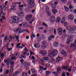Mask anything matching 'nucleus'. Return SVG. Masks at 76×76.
Masks as SVG:
<instances>
[{
  "mask_svg": "<svg viewBox=\"0 0 76 76\" xmlns=\"http://www.w3.org/2000/svg\"><path fill=\"white\" fill-rule=\"evenodd\" d=\"M14 22L15 23H18L19 21L18 17L16 16H14L13 17L10 18V22L11 23H13Z\"/></svg>",
  "mask_w": 76,
  "mask_h": 76,
  "instance_id": "f257e3e1",
  "label": "nucleus"
},
{
  "mask_svg": "<svg viewBox=\"0 0 76 76\" xmlns=\"http://www.w3.org/2000/svg\"><path fill=\"white\" fill-rule=\"evenodd\" d=\"M27 3H28L29 6L31 7H34L35 4L34 0H27Z\"/></svg>",
  "mask_w": 76,
  "mask_h": 76,
  "instance_id": "f03ea898",
  "label": "nucleus"
},
{
  "mask_svg": "<svg viewBox=\"0 0 76 76\" xmlns=\"http://www.w3.org/2000/svg\"><path fill=\"white\" fill-rule=\"evenodd\" d=\"M56 69L58 73L54 72H53V74H54L55 75V76H58V74L61 73V72H59L61 71V68L60 67H58Z\"/></svg>",
  "mask_w": 76,
  "mask_h": 76,
  "instance_id": "7ed1b4c3",
  "label": "nucleus"
},
{
  "mask_svg": "<svg viewBox=\"0 0 76 76\" xmlns=\"http://www.w3.org/2000/svg\"><path fill=\"white\" fill-rule=\"evenodd\" d=\"M15 33H17V32H18V34H20L21 33H22L23 32H24V31H21V29L20 28H19L15 31Z\"/></svg>",
  "mask_w": 76,
  "mask_h": 76,
  "instance_id": "20e7f679",
  "label": "nucleus"
},
{
  "mask_svg": "<svg viewBox=\"0 0 76 76\" xmlns=\"http://www.w3.org/2000/svg\"><path fill=\"white\" fill-rule=\"evenodd\" d=\"M18 15L20 19H22L23 18V16H24V13L23 11H21L20 14H18Z\"/></svg>",
  "mask_w": 76,
  "mask_h": 76,
  "instance_id": "39448f33",
  "label": "nucleus"
},
{
  "mask_svg": "<svg viewBox=\"0 0 76 76\" xmlns=\"http://www.w3.org/2000/svg\"><path fill=\"white\" fill-rule=\"evenodd\" d=\"M32 16L31 15H27L26 17V20H30L31 19V18H32Z\"/></svg>",
  "mask_w": 76,
  "mask_h": 76,
  "instance_id": "423d86ee",
  "label": "nucleus"
},
{
  "mask_svg": "<svg viewBox=\"0 0 76 76\" xmlns=\"http://www.w3.org/2000/svg\"><path fill=\"white\" fill-rule=\"evenodd\" d=\"M61 54L64 55V57H66L67 55V53H66V52L64 50H62L61 51Z\"/></svg>",
  "mask_w": 76,
  "mask_h": 76,
  "instance_id": "0eeeda50",
  "label": "nucleus"
},
{
  "mask_svg": "<svg viewBox=\"0 0 76 76\" xmlns=\"http://www.w3.org/2000/svg\"><path fill=\"white\" fill-rule=\"evenodd\" d=\"M50 19L51 22H54L55 21H56V19H55V17H51Z\"/></svg>",
  "mask_w": 76,
  "mask_h": 76,
  "instance_id": "6e6552de",
  "label": "nucleus"
},
{
  "mask_svg": "<svg viewBox=\"0 0 76 76\" xmlns=\"http://www.w3.org/2000/svg\"><path fill=\"white\" fill-rule=\"evenodd\" d=\"M52 38H54V36L53 35H51L49 36L48 37V41H50L52 39Z\"/></svg>",
  "mask_w": 76,
  "mask_h": 76,
  "instance_id": "1a4fd4ad",
  "label": "nucleus"
},
{
  "mask_svg": "<svg viewBox=\"0 0 76 76\" xmlns=\"http://www.w3.org/2000/svg\"><path fill=\"white\" fill-rule=\"evenodd\" d=\"M68 18L69 19H71V20H73L74 18V17L73 15H70L68 16Z\"/></svg>",
  "mask_w": 76,
  "mask_h": 76,
  "instance_id": "9d476101",
  "label": "nucleus"
},
{
  "mask_svg": "<svg viewBox=\"0 0 76 76\" xmlns=\"http://www.w3.org/2000/svg\"><path fill=\"white\" fill-rule=\"evenodd\" d=\"M47 54V52L46 50H43V53H42V55L43 56H45Z\"/></svg>",
  "mask_w": 76,
  "mask_h": 76,
  "instance_id": "9b49d317",
  "label": "nucleus"
},
{
  "mask_svg": "<svg viewBox=\"0 0 76 76\" xmlns=\"http://www.w3.org/2000/svg\"><path fill=\"white\" fill-rule=\"evenodd\" d=\"M60 17H58L56 20V22L57 23H58L60 22Z\"/></svg>",
  "mask_w": 76,
  "mask_h": 76,
  "instance_id": "f8f14e48",
  "label": "nucleus"
},
{
  "mask_svg": "<svg viewBox=\"0 0 76 76\" xmlns=\"http://www.w3.org/2000/svg\"><path fill=\"white\" fill-rule=\"evenodd\" d=\"M62 69H65V70H67L69 69L68 66H64L62 67Z\"/></svg>",
  "mask_w": 76,
  "mask_h": 76,
  "instance_id": "ddd939ff",
  "label": "nucleus"
},
{
  "mask_svg": "<svg viewBox=\"0 0 76 76\" xmlns=\"http://www.w3.org/2000/svg\"><path fill=\"white\" fill-rule=\"evenodd\" d=\"M10 61H11V59L8 60L7 63V66H9L10 64Z\"/></svg>",
  "mask_w": 76,
  "mask_h": 76,
  "instance_id": "4468645a",
  "label": "nucleus"
},
{
  "mask_svg": "<svg viewBox=\"0 0 76 76\" xmlns=\"http://www.w3.org/2000/svg\"><path fill=\"white\" fill-rule=\"evenodd\" d=\"M66 42L67 44H70V39L69 38H68L66 40Z\"/></svg>",
  "mask_w": 76,
  "mask_h": 76,
  "instance_id": "2eb2a0df",
  "label": "nucleus"
},
{
  "mask_svg": "<svg viewBox=\"0 0 76 76\" xmlns=\"http://www.w3.org/2000/svg\"><path fill=\"white\" fill-rule=\"evenodd\" d=\"M52 12L53 14L55 15V14H56V13L57 12V10L56 9H54L52 10Z\"/></svg>",
  "mask_w": 76,
  "mask_h": 76,
  "instance_id": "dca6fc26",
  "label": "nucleus"
},
{
  "mask_svg": "<svg viewBox=\"0 0 76 76\" xmlns=\"http://www.w3.org/2000/svg\"><path fill=\"white\" fill-rule=\"evenodd\" d=\"M46 45H42L41 48L42 49H45V48H46Z\"/></svg>",
  "mask_w": 76,
  "mask_h": 76,
  "instance_id": "f3484780",
  "label": "nucleus"
},
{
  "mask_svg": "<svg viewBox=\"0 0 76 76\" xmlns=\"http://www.w3.org/2000/svg\"><path fill=\"white\" fill-rule=\"evenodd\" d=\"M57 30L58 32L63 31V29L61 27L58 28Z\"/></svg>",
  "mask_w": 76,
  "mask_h": 76,
  "instance_id": "a211bd4d",
  "label": "nucleus"
},
{
  "mask_svg": "<svg viewBox=\"0 0 76 76\" xmlns=\"http://www.w3.org/2000/svg\"><path fill=\"white\" fill-rule=\"evenodd\" d=\"M43 59L44 60L48 61V60H49V58H48V57H44L43 58Z\"/></svg>",
  "mask_w": 76,
  "mask_h": 76,
  "instance_id": "6ab92c4d",
  "label": "nucleus"
},
{
  "mask_svg": "<svg viewBox=\"0 0 76 76\" xmlns=\"http://www.w3.org/2000/svg\"><path fill=\"white\" fill-rule=\"evenodd\" d=\"M13 66H11V69L10 71V73H12V72H13Z\"/></svg>",
  "mask_w": 76,
  "mask_h": 76,
  "instance_id": "aec40b11",
  "label": "nucleus"
},
{
  "mask_svg": "<svg viewBox=\"0 0 76 76\" xmlns=\"http://www.w3.org/2000/svg\"><path fill=\"white\" fill-rule=\"evenodd\" d=\"M71 29V31H75L76 30V28L75 27H74L72 28Z\"/></svg>",
  "mask_w": 76,
  "mask_h": 76,
  "instance_id": "412c9836",
  "label": "nucleus"
},
{
  "mask_svg": "<svg viewBox=\"0 0 76 76\" xmlns=\"http://www.w3.org/2000/svg\"><path fill=\"white\" fill-rule=\"evenodd\" d=\"M46 13L48 14V16H50L51 15V12H49V11H46Z\"/></svg>",
  "mask_w": 76,
  "mask_h": 76,
  "instance_id": "4be33fe9",
  "label": "nucleus"
},
{
  "mask_svg": "<svg viewBox=\"0 0 76 76\" xmlns=\"http://www.w3.org/2000/svg\"><path fill=\"white\" fill-rule=\"evenodd\" d=\"M19 73V72L17 71L15 72L13 74V76H17L18 74Z\"/></svg>",
  "mask_w": 76,
  "mask_h": 76,
  "instance_id": "5701e85b",
  "label": "nucleus"
},
{
  "mask_svg": "<svg viewBox=\"0 0 76 76\" xmlns=\"http://www.w3.org/2000/svg\"><path fill=\"white\" fill-rule=\"evenodd\" d=\"M57 45H58V43L57 42L54 43L53 44V46L55 47H56L57 46Z\"/></svg>",
  "mask_w": 76,
  "mask_h": 76,
  "instance_id": "b1692460",
  "label": "nucleus"
},
{
  "mask_svg": "<svg viewBox=\"0 0 76 76\" xmlns=\"http://www.w3.org/2000/svg\"><path fill=\"white\" fill-rule=\"evenodd\" d=\"M54 53H55V54L57 55L58 53V51L56 49L54 50L53 51Z\"/></svg>",
  "mask_w": 76,
  "mask_h": 76,
  "instance_id": "393cba45",
  "label": "nucleus"
},
{
  "mask_svg": "<svg viewBox=\"0 0 76 76\" xmlns=\"http://www.w3.org/2000/svg\"><path fill=\"white\" fill-rule=\"evenodd\" d=\"M40 60L42 65H43V66H44V60L41 59H40Z\"/></svg>",
  "mask_w": 76,
  "mask_h": 76,
  "instance_id": "a878e982",
  "label": "nucleus"
},
{
  "mask_svg": "<svg viewBox=\"0 0 76 76\" xmlns=\"http://www.w3.org/2000/svg\"><path fill=\"white\" fill-rule=\"evenodd\" d=\"M0 56H1V58H3L4 57V54L3 53H0Z\"/></svg>",
  "mask_w": 76,
  "mask_h": 76,
  "instance_id": "bb28decb",
  "label": "nucleus"
},
{
  "mask_svg": "<svg viewBox=\"0 0 76 76\" xmlns=\"http://www.w3.org/2000/svg\"><path fill=\"white\" fill-rule=\"evenodd\" d=\"M56 60H58V61H61V58L58 56L56 59Z\"/></svg>",
  "mask_w": 76,
  "mask_h": 76,
  "instance_id": "cd10ccee",
  "label": "nucleus"
},
{
  "mask_svg": "<svg viewBox=\"0 0 76 76\" xmlns=\"http://www.w3.org/2000/svg\"><path fill=\"white\" fill-rule=\"evenodd\" d=\"M31 71L33 73H37L36 72H35V69H33L32 68L31 69Z\"/></svg>",
  "mask_w": 76,
  "mask_h": 76,
  "instance_id": "c85d7f7f",
  "label": "nucleus"
},
{
  "mask_svg": "<svg viewBox=\"0 0 76 76\" xmlns=\"http://www.w3.org/2000/svg\"><path fill=\"white\" fill-rule=\"evenodd\" d=\"M35 20V17H33L32 19V20L31 22H30L29 23H30V25H31L32 24V22L33 21H34V20Z\"/></svg>",
  "mask_w": 76,
  "mask_h": 76,
  "instance_id": "c756f323",
  "label": "nucleus"
},
{
  "mask_svg": "<svg viewBox=\"0 0 76 76\" xmlns=\"http://www.w3.org/2000/svg\"><path fill=\"white\" fill-rule=\"evenodd\" d=\"M51 55H52V56H56V55L55 54V53H54L53 51L52 52Z\"/></svg>",
  "mask_w": 76,
  "mask_h": 76,
  "instance_id": "7c9ffc66",
  "label": "nucleus"
},
{
  "mask_svg": "<svg viewBox=\"0 0 76 76\" xmlns=\"http://www.w3.org/2000/svg\"><path fill=\"white\" fill-rule=\"evenodd\" d=\"M10 59H9V58H7V60L5 59L4 60V62L5 63H7L8 60H9Z\"/></svg>",
  "mask_w": 76,
  "mask_h": 76,
  "instance_id": "2f4dec72",
  "label": "nucleus"
},
{
  "mask_svg": "<svg viewBox=\"0 0 76 76\" xmlns=\"http://www.w3.org/2000/svg\"><path fill=\"white\" fill-rule=\"evenodd\" d=\"M66 21V20L65 19V18H63L62 21H61V23H63L64 22Z\"/></svg>",
  "mask_w": 76,
  "mask_h": 76,
  "instance_id": "473e14b6",
  "label": "nucleus"
},
{
  "mask_svg": "<svg viewBox=\"0 0 76 76\" xmlns=\"http://www.w3.org/2000/svg\"><path fill=\"white\" fill-rule=\"evenodd\" d=\"M22 76H27V73L25 72H23L22 73Z\"/></svg>",
  "mask_w": 76,
  "mask_h": 76,
  "instance_id": "72a5a7b5",
  "label": "nucleus"
},
{
  "mask_svg": "<svg viewBox=\"0 0 76 76\" xmlns=\"http://www.w3.org/2000/svg\"><path fill=\"white\" fill-rule=\"evenodd\" d=\"M3 9H1V12H0V17H1V15H2L3 13Z\"/></svg>",
  "mask_w": 76,
  "mask_h": 76,
  "instance_id": "f704fd0d",
  "label": "nucleus"
},
{
  "mask_svg": "<svg viewBox=\"0 0 76 76\" xmlns=\"http://www.w3.org/2000/svg\"><path fill=\"white\" fill-rule=\"evenodd\" d=\"M46 75H50V73H51V72L50 71H47L46 72Z\"/></svg>",
  "mask_w": 76,
  "mask_h": 76,
  "instance_id": "c9c22d12",
  "label": "nucleus"
},
{
  "mask_svg": "<svg viewBox=\"0 0 76 76\" xmlns=\"http://www.w3.org/2000/svg\"><path fill=\"white\" fill-rule=\"evenodd\" d=\"M64 7L65 8L66 11V12H68V11H69V8H68V7H66V6H64Z\"/></svg>",
  "mask_w": 76,
  "mask_h": 76,
  "instance_id": "e433bc0d",
  "label": "nucleus"
},
{
  "mask_svg": "<svg viewBox=\"0 0 76 76\" xmlns=\"http://www.w3.org/2000/svg\"><path fill=\"white\" fill-rule=\"evenodd\" d=\"M16 58V57L15 56V57H12L11 58V59L12 60H15Z\"/></svg>",
  "mask_w": 76,
  "mask_h": 76,
  "instance_id": "4c0bfd02",
  "label": "nucleus"
},
{
  "mask_svg": "<svg viewBox=\"0 0 76 76\" xmlns=\"http://www.w3.org/2000/svg\"><path fill=\"white\" fill-rule=\"evenodd\" d=\"M11 9L12 10L15 11L16 10V8L15 7H13V6L11 7Z\"/></svg>",
  "mask_w": 76,
  "mask_h": 76,
  "instance_id": "58836bf2",
  "label": "nucleus"
},
{
  "mask_svg": "<svg viewBox=\"0 0 76 76\" xmlns=\"http://www.w3.org/2000/svg\"><path fill=\"white\" fill-rule=\"evenodd\" d=\"M32 58L34 60V61H37V59H36L34 56H32Z\"/></svg>",
  "mask_w": 76,
  "mask_h": 76,
  "instance_id": "ea45409f",
  "label": "nucleus"
},
{
  "mask_svg": "<svg viewBox=\"0 0 76 76\" xmlns=\"http://www.w3.org/2000/svg\"><path fill=\"white\" fill-rule=\"evenodd\" d=\"M74 7L72 6L71 4L69 6V8L70 9H73Z\"/></svg>",
  "mask_w": 76,
  "mask_h": 76,
  "instance_id": "a19ab883",
  "label": "nucleus"
},
{
  "mask_svg": "<svg viewBox=\"0 0 76 76\" xmlns=\"http://www.w3.org/2000/svg\"><path fill=\"white\" fill-rule=\"evenodd\" d=\"M66 29L67 30H70L71 29V27L68 26L66 27Z\"/></svg>",
  "mask_w": 76,
  "mask_h": 76,
  "instance_id": "79ce46f5",
  "label": "nucleus"
},
{
  "mask_svg": "<svg viewBox=\"0 0 76 76\" xmlns=\"http://www.w3.org/2000/svg\"><path fill=\"white\" fill-rule=\"evenodd\" d=\"M61 1L63 3H66L67 0H61Z\"/></svg>",
  "mask_w": 76,
  "mask_h": 76,
  "instance_id": "37998d69",
  "label": "nucleus"
},
{
  "mask_svg": "<svg viewBox=\"0 0 76 76\" xmlns=\"http://www.w3.org/2000/svg\"><path fill=\"white\" fill-rule=\"evenodd\" d=\"M46 9L47 11H48V10L50 9V8H49V7H48L46 6Z\"/></svg>",
  "mask_w": 76,
  "mask_h": 76,
  "instance_id": "c03bdc74",
  "label": "nucleus"
},
{
  "mask_svg": "<svg viewBox=\"0 0 76 76\" xmlns=\"http://www.w3.org/2000/svg\"><path fill=\"white\" fill-rule=\"evenodd\" d=\"M46 42H45V41H43L42 42V45H46Z\"/></svg>",
  "mask_w": 76,
  "mask_h": 76,
  "instance_id": "a18cd8bd",
  "label": "nucleus"
},
{
  "mask_svg": "<svg viewBox=\"0 0 76 76\" xmlns=\"http://www.w3.org/2000/svg\"><path fill=\"white\" fill-rule=\"evenodd\" d=\"M52 7L53 8V9H55V8L56 7V5H53Z\"/></svg>",
  "mask_w": 76,
  "mask_h": 76,
  "instance_id": "49530a36",
  "label": "nucleus"
},
{
  "mask_svg": "<svg viewBox=\"0 0 76 76\" xmlns=\"http://www.w3.org/2000/svg\"><path fill=\"white\" fill-rule=\"evenodd\" d=\"M21 55V57H23V58H26V55Z\"/></svg>",
  "mask_w": 76,
  "mask_h": 76,
  "instance_id": "de8ad7c7",
  "label": "nucleus"
},
{
  "mask_svg": "<svg viewBox=\"0 0 76 76\" xmlns=\"http://www.w3.org/2000/svg\"><path fill=\"white\" fill-rule=\"evenodd\" d=\"M15 37H16V39L19 42V40H18V39H19V37H18V36H15Z\"/></svg>",
  "mask_w": 76,
  "mask_h": 76,
  "instance_id": "09e8293b",
  "label": "nucleus"
},
{
  "mask_svg": "<svg viewBox=\"0 0 76 76\" xmlns=\"http://www.w3.org/2000/svg\"><path fill=\"white\" fill-rule=\"evenodd\" d=\"M18 7L19 8V9L20 10H23V9L22 8V7H21V6H20V5H19L18 6Z\"/></svg>",
  "mask_w": 76,
  "mask_h": 76,
  "instance_id": "8fccbe9b",
  "label": "nucleus"
},
{
  "mask_svg": "<svg viewBox=\"0 0 76 76\" xmlns=\"http://www.w3.org/2000/svg\"><path fill=\"white\" fill-rule=\"evenodd\" d=\"M23 25L24 26H25V25H26V26L28 25V23H27L24 22L23 23Z\"/></svg>",
  "mask_w": 76,
  "mask_h": 76,
  "instance_id": "3c124183",
  "label": "nucleus"
},
{
  "mask_svg": "<svg viewBox=\"0 0 76 76\" xmlns=\"http://www.w3.org/2000/svg\"><path fill=\"white\" fill-rule=\"evenodd\" d=\"M58 34L59 35H62V31H58Z\"/></svg>",
  "mask_w": 76,
  "mask_h": 76,
  "instance_id": "603ef678",
  "label": "nucleus"
},
{
  "mask_svg": "<svg viewBox=\"0 0 76 76\" xmlns=\"http://www.w3.org/2000/svg\"><path fill=\"white\" fill-rule=\"evenodd\" d=\"M24 51L26 52H28V49H27V48H25L24 49Z\"/></svg>",
  "mask_w": 76,
  "mask_h": 76,
  "instance_id": "864d4df0",
  "label": "nucleus"
},
{
  "mask_svg": "<svg viewBox=\"0 0 76 76\" xmlns=\"http://www.w3.org/2000/svg\"><path fill=\"white\" fill-rule=\"evenodd\" d=\"M50 31L51 32H52V31H53V29L52 28H51L50 29Z\"/></svg>",
  "mask_w": 76,
  "mask_h": 76,
  "instance_id": "5fc2aeb1",
  "label": "nucleus"
},
{
  "mask_svg": "<svg viewBox=\"0 0 76 76\" xmlns=\"http://www.w3.org/2000/svg\"><path fill=\"white\" fill-rule=\"evenodd\" d=\"M5 65L3 63H2V66H1V68H3L4 67Z\"/></svg>",
  "mask_w": 76,
  "mask_h": 76,
  "instance_id": "6e6d98bb",
  "label": "nucleus"
},
{
  "mask_svg": "<svg viewBox=\"0 0 76 76\" xmlns=\"http://www.w3.org/2000/svg\"><path fill=\"white\" fill-rule=\"evenodd\" d=\"M20 45V43H18V44H17V46H16V47L18 48V47H19Z\"/></svg>",
  "mask_w": 76,
  "mask_h": 76,
  "instance_id": "4d7b16f0",
  "label": "nucleus"
},
{
  "mask_svg": "<svg viewBox=\"0 0 76 76\" xmlns=\"http://www.w3.org/2000/svg\"><path fill=\"white\" fill-rule=\"evenodd\" d=\"M39 47H40V45L38 44H37V48H39Z\"/></svg>",
  "mask_w": 76,
  "mask_h": 76,
  "instance_id": "13d9d810",
  "label": "nucleus"
},
{
  "mask_svg": "<svg viewBox=\"0 0 76 76\" xmlns=\"http://www.w3.org/2000/svg\"><path fill=\"white\" fill-rule=\"evenodd\" d=\"M73 46H74V44H71V46H70V47L71 48H72V47H73Z\"/></svg>",
  "mask_w": 76,
  "mask_h": 76,
  "instance_id": "bf43d9fd",
  "label": "nucleus"
},
{
  "mask_svg": "<svg viewBox=\"0 0 76 76\" xmlns=\"http://www.w3.org/2000/svg\"><path fill=\"white\" fill-rule=\"evenodd\" d=\"M8 38V37L7 36H6L5 37L4 39L5 40H6V41H7V38Z\"/></svg>",
  "mask_w": 76,
  "mask_h": 76,
  "instance_id": "052dcab7",
  "label": "nucleus"
},
{
  "mask_svg": "<svg viewBox=\"0 0 76 76\" xmlns=\"http://www.w3.org/2000/svg\"><path fill=\"white\" fill-rule=\"evenodd\" d=\"M64 25L65 26H67V23L65 22L64 23Z\"/></svg>",
  "mask_w": 76,
  "mask_h": 76,
  "instance_id": "680f3d73",
  "label": "nucleus"
},
{
  "mask_svg": "<svg viewBox=\"0 0 76 76\" xmlns=\"http://www.w3.org/2000/svg\"><path fill=\"white\" fill-rule=\"evenodd\" d=\"M43 53V51L42 50H40L39 51L40 54H41L42 55V53Z\"/></svg>",
  "mask_w": 76,
  "mask_h": 76,
  "instance_id": "e2e57ef3",
  "label": "nucleus"
},
{
  "mask_svg": "<svg viewBox=\"0 0 76 76\" xmlns=\"http://www.w3.org/2000/svg\"><path fill=\"white\" fill-rule=\"evenodd\" d=\"M43 69H44V68L42 66H40L39 67V69H40V70Z\"/></svg>",
  "mask_w": 76,
  "mask_h": 76,
  "instance_id": "0e129e2a",
  "label": "nucleus"
},
{
  "mask_svg": "<svg viewBox=\"0 0 76 76\" xmlns=\"http://www.w3.org/2000/svg\"><path fill=\"white\" fill-rule=\"evenodd\" d=\"M65 72H63L62 74V76H65Z\"/></svg>",
  "mask_w": 76,
  "mask_h": 76,
  "instance_id": "69168bd1",
  "label": "nucleus"
},
{
  "mask_svg": "<svg viewBox=\"0 0 76 76\" xmlns=\"http://www.w3.org/2000/svg\"><path fill=\"white\" fill-rule=\"evenodd\" d=\"M42 24L44 26H47V24L45 23H43Z\"/></svg>",
  "mask_w": 76,
  "mask_h": 76,
  "instance_id": "338daca9",
  "label": "nucleus"
},
{
  "mask_svg": "<svg viewBox=\"0 0 76 76\" xmlns=\"http://www.w3.org/2000/svg\"><path fill=\"white\" fill-rule=\"evenodd\" d=\"M31 76H37L36 74H33L31 75Z\"/></svg>",
  "mask_w": 76,
  "mask_h": 76,
  "instance_id": "774afa93",
  "label": "nucleus"
}]
</instances>
